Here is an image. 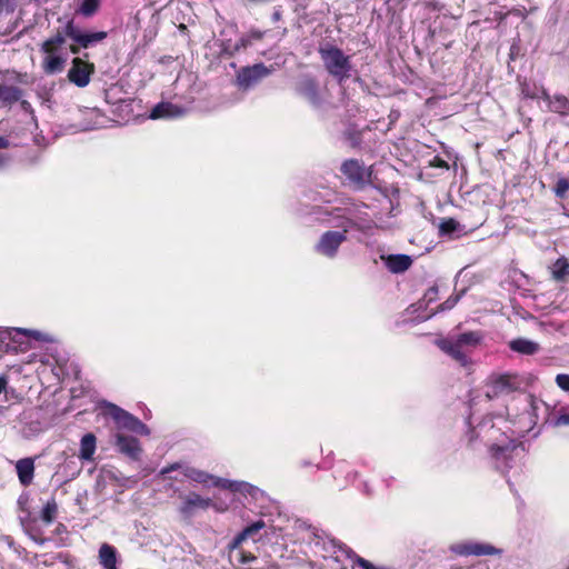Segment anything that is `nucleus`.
Listing matches in <instances>:
<instances>
[{
  "label": "nucleus",
  "mask_w": 569,
  "mask_h": 569,
  "mask_svg": "<svg viewBox=\"0 0 569 569\" xmlns=\"http://www.w3.org/2000/svg\"><path fill=\"white\" fill-rule=\"evenodd\" d=\"M242 486V481H231L228 482V490L232 492H239Z\"/></svg>",
  "instance_id": "nucleus-47"
},
{
  "label": "nucleus",
  "mask_w": 569,
  "mask_h": 569,
  "mask_svg": "<svg viewBox=\"0 0 569 569\" xmlns=\"http://www.w3.org/2000/svg\"><path fill=\"white\" fill-rule=\"evenodd\" d=\"M259 489L251 483L242 481V486L239 492L254 497Z\"/></svg>",
  "instance_id": "nucleus-42"
},
{
  "label": "nucleus",
  "mask_w": 569,
  "mask_h": 569,
  "mask_svg": "<svg viewBox=\"0 0 569 569\" xmlns=\"http://www.w3.org/2000/svg\"><path fill=\"white\" fill-rule=\"evenodd\" d=\"M79 44L78 46H70V51L73 53V54H78L80 52V49H79Z\"/></svg>",
  "instance_id": "nucleus-54"
},
{
  "label": "nucleus",
  "mask_w": 569,
  "mask_h": 569,
  "mask_svg": "<svg viewBox=\"0 0 569 569\" xmlns=\"http://www.w3.org/2000/svg\"><path fill=\"white\" fill-rule=\"evenodd\" d=\"M116 446L121 453L129 458L133 460H138L140 458L142 449L137 438L119 433L116 436Z\"/></svg>",
  "instance_id": "nucleus-15"
},
{
  "label": "nucleus",
  "mask_w": 569,
  "mask_h": 569,
  "mask_svg": "<svg viewBox=\"0 0 569 569\" xmlns=\"http://www.w3.org/2000/svg\"><path fill=\"white\" fill-rule=\"evenodd\" d=\"M508 347L513 352L523 356H532L540 351V345L527 338L512 339L508 342Z\"/></svg>",
  "instance_id": "nucleus-18"
},
{
  "label": "nucleus",
  "mask_w": 569,
  "mask_h": 569,
  "mask_svg": "<svg viewBox=\"0 0 569 569\" xmlns=\"http://www.w3.org/2000/svg\"><path fill=\"white\" fill-rule=\"evenodd\" d=\"M96 451V437L93 433H87L81 438L79 458L91 460Z\"/></svg>",
  "instance_id": "nucleus-23"
},
{
  "label": "nucleus",
  "mask_w": 569,
  "mask_h": 569,
  "mask_svg": "<svg viewBox=\"0 0 569 569\" xmlns=\"http://www.w3.org/2000/svg\"><path fill=\"white\" fill-rule=\"evenodd\" d=\"M21 107L26 111H30L31 110V104L28 101H26V100L21 101Z\"/></svg>",
  "instance_id": "nucleus-52"
},
{
  "label": "nucleus",
  "mask_w": 569,
  "mask_h": 569,
  "mask_svg": "<svg viewBox=\"0 0 569 569\" xmlns=\"http://www.w3.org/2000/svg\"><path fill=\"white\" fill-rule=\"evenodd\" d=\"M22 97V90L14 86L0 84V102L12 104Z\"/></svg>",
  "instance_id": "nucleus-21"
},
{
  "label": "nucleus",
  "mask_w": 569,
  "mask_h": 569,
  "mask_svg": "<svg viewBox=\"0 0 569 569\" xmlns=\"http://www.w3.org/2000/svg\"><path fill=\"white\" fill-rule=\"evenodd\" d=\"M480 439L488 448L495 468L506 475L513 468H519L525 448L510 439L500 428H497L491 417L483 418L470 431L469 441Z\"/></svg>",
  "instance_id": "nucleus-1"
},
{
  "label": "nucleus",
  "mask_w": 569,
  "mask_h": 569,
  "mask_svg": "<svg viewBox=\"0 0 569 569\" xmlns=\"http://www.w3.org/2000/svg\"><path fill=\"white\" fill-rule=\"evenodd\" d=\"M213 486L216 487H220V488H223V489H228V482H230V480L228 479H222V478H213Z\"/></svg>",
  "instance_id": "nucleus-48"
},
{
  "label": "nucleus",
  "mask_w": 569,
  "mask_h": 569,
  "mask_svg": "<svg viewBox=\"0 0 569 569\" xmlns=\"http://www.w3.org/2000/svg\"><path fill=\"white\" fill-rule=\"evenodd\" d=\"M86 113L90 117V118H93V117H98V110H88L86 111Z\"/></svg>",
  "instance_id": "nucleus-56"
},
{
  "label": "nucleus",
  "mask_w": 569,
  "mask_h": 569,
  "mask_svg": "<svg viewBox=\"0 0 569 569\" xmlns=\"http://www.w3.org/2000/svg\"><path fill=\"white\" fill-rule=\"evenodd\" d=\"M295 92L318 110L323 109L329 101L328 90L321 88L318 79L309 73L298 77L295 83Z\"/></svg>",
  "instance_id": "nucleus-4"
},
{
  "label": "nucleus",
  "mask_w": 569,
  "mask_h": 569,
  "mask_svg": "<svg viewBox=\"0 0 569 569\" xmlns=\"http://www.w3.org/2000/svg\"><path fill=\"white\" fill-rule=\"evenodd\" d=\"M517 377L510 373L491 376L486 386V397L490 400L509 395L518 389Z\"/></svg>",
  "instance_id": "nucleus-7"
},
{
  "label": "nucleus",
  "mask_w": 569,
  "mask_h": 569,
  "mask_svg": "<svg viewBox=\"0 0 569 569\" xmlns=\"http://www.w3.org/2000/svg\"><path fill=\"white\" fill-rule=\"evenodd\" d=\"M318 53L322 61L325 70L339 84H342L351 77L352 62L351 57L332 43H323L318 48Z\"/></svg>",
  "instance_id": "nucleus-2"
},
{
  "label": "nucleus",
  "mask_w": 569,
  "mask_h": 569,
  "mask_svg": "<svg viewBox=\"0 0 569 569\" xmlns=\"http://www.w3.org/2000/svg\"><path fill=\"white\" fill-rule=\"evenodd\" d=\"M0 545L7 546L9 549H12L16 553H20L19 546L16 545L13 538L8 535L0 536Z\"/></svg>",
  "instance_id": "nucleus-37"
},
{
  "label": "nucleus",
  "mask_w": 569,
  "mask_h": 569,
  "mask_svg": "<svg viewBox=\"0 0 569 569\" xmlns=\"http://www.w3.org/2000/svg\"><path fill=\"white\" fill-rule=\"evenodd\" d=\"M567 569H569V567Z\"/></svg>",
  "instance_id": "nucleus-59"
},
{
  "label": "nucleus",
  "mask_w": 569,
  "mask_h": 569,
  "mask_svg": "<svg viewBox=\"0 0 569 569\" xmlns=\"http://www.w3.org/2000/svg\"><path fill=\"white\" fill-rule=\"evenodd\" d=\"M355 563H357L361 569H392V568L385 567V566H380V567L375 566L369 560L361 558L359 556H356Z\"/></svg>",
  "instance_id": "nucleus-36"
},
{
  "label": "nucleus",
  "mask_w": 569,
  "mask_h": 569,
  "mask_svg": "<svg viewBox=\"0 0 569 569\" xmlns=\"http://www.w3.org/2000/svg\"><path fill=\"white\" fill-rule=\"evenodd\" d=\"M58 32H60V30H58ZM61 33L64 39L66 37H68L76 41L79 33H81V30L77 26H74L73 20H69L64 26L63 30L61 31Z\"/></svg>",
  "instance_id": "nucleus-31"
},
{
  "label": "nucleus",
  "mask_w": 569,
  "mask_h": 569,
  "mask_svg": "<svg viewBox=\"0 0 569 569\" xmlns=\"http://www.w3.org/2000/svg\"><path fill=\"white\" fill-rule=\"evenodd\" d=\"M386 267L392 273H401L408 270L412 264V258L408 254H389L381 256Z\"/></svg>",
  "instance_id": "nucleus-16"
},
{
  "label": "nucleus",
  "mask_w": 569,
  "mask_h": 569,
  "mask_svg": "<svg viewBox=\"0 0 569 569\" xmlns=\"http://www.w3.org/2000/svg\"><path fill=\"white\" fill-rule=\"evenodd\" d=\"M551 425L553 427L569 426V413L562 412L552 419Z\"/></svg>",
  "instance_id": "nucleus-40"
},
{
  "label": "nucleus",
  "mask_w": 569,
  "mask_h": 569,
  "mask_svg": "<svg viewBox=\"0 0 569 569\" xmlns=\"http://www.w3.org/2000/svg\"><path fill=\"white\" fill-rule=\"evenodd\" d=\"M247 539V537L243 535V532H239L233 540L229 543V549L232 552H237L238 550H241L239 547L240 545Z\"/></svg>",
  "instance_id": "nucleus-39"
},
{
  "label": "nucleus",
  "mask_w": 569,
  "mask_h": 569,
  "mask_svg": "<svg viewBox=\"0 0 569 569\" xmlns=\"http://www.w3.org/2000/svg\"><path fill=\"white\" fill-rule=\"evenodd\" d=\"M63 43L62 33L57 32L41 44V51L47 54L42 63L43 71L47 74H54L63 70L66 58L58 54V50Z\"/></svg>",
  "instance_id": "nucleus-5"
},
{
  "label": "nucleus",
  "mask_w": 569,
  "mask_h": 569,
  "mask_svg": "<svg viewBox=\"0 0 569 569\" xmlns=\"http://www.w3.org/2000/svg\"><path fill=\"white\" fill-rule=\"evenodd\" d=\"M99 6L100 0H83L79 11L86 17H91L98 11Z\"/></svg>",
  "instance_id": "nucleus-28"
},
{
  "label": "nucleus",
  "mask_w": 569,
  "mask_h": 569,
  "mask_svg": "<svg viewBox=\"0 0 569 569\" xmlns=\"http://www.w3.org/2000/svg\"><path fill=\"white\" fill-rule=\"evenodd\" d=\"M184 114V109L171 102H159L150 112L151 119H171Z\"/></svg>",
  "instance_id": "nucleus-17"
},
{
  "label": "nucleus",
  "mask_w": 569,
  "mask_h": 569,
  "mask_svg": "<svg viewBox=\"0 0 569 569\" xmlns=\"http://www.w3.org/2000/svg\"><path fill=\"white\" fill-rule=\"evenodd\" d=\"M463 293H465V290H462L459 293L451 295L446 301L440 303L431 315L425 317L423 320L430 319L432 316H435L438 312L451 310L459 302V300L461 299Z\"/></svg>",
  "instance_id": "nucleus-26"
},
{
  "label": "nucleus",
  "mask_w": 569,
  "mask_h": 569,
  "mask_svg": "<svg viewBox=\"0 0 569 569\" xmlns=\"http://www.w3.org/2000/svg\"><path fill=\"white\" fill-rule=\"evenodd\" d=\"M458 228H459V223L452 218L445 219L439 224V231H440V234H442V236H447V234L449 236V234L453 233L455 231H457Z\"/></svg>",
  "instance_id": "nucleus-29"
},
{
  "label": "nucleus",
  "mask_w": 569,
  "mask_h": 569,
  "mask_svg": "<svg viewBox=\"0 0 569 569\" xmlns=\"http://www.w3.org/2000/svg\"><path fill=\"white\" fill-rule=\"evenodd\" d=\"M109 408L111 417L120 428L127 429L141 436H148L150 433L149 428L136 416L116 405H109Z\"/></svg>",
  "instance_id": "nucleus-9"
},
{
  "label": "nucleus",
  "mask_w": 569,
  "mask_h": 569,
  "mask_svg": "<svg viewBox=\"0 0 569 569\" xmlns=\"http://www.w3.org/2000/svg\"><path fill=\"white\" fill-rule=\"evenodd\" d=\"M347 240V229L342 231H326L315 246V251L327 258H335L339 247Z\"/></svg>",
  "instance_id": "nucleus-8"
},
{
  "label": "nucleus",
  "mask_w": 569,
  "mask_h": 569,
  "mask_svg": "<svg viewBox=\"0 0 569 569\" xmlns=\"http://www.w3.org/2000/svg\"><path fill=\"white\" fill-rule=\"evenodd\" d=\"M341 172L349 183L357 189H362L371 183V167H366L362 161L357 159L346 160L341 164Z\"/></svg>",
  "instance_id": "nucleus-6"
},
{
  "label": "nucleus",
  "mask_w": 569,
  "mask_h": 569,
  "mask_svg": "<svg viewBox=\"0 0 569 569\" xmlns=\"http://www.w3.org/2000/svg\"><path fill=\"white\" fill-rule=\"evenodd\" d=\"M177 468H178V465H172V466H170L168 468H164L161 472L162 473H168V472H170L172 470H176Z\"/></svg>",
  "instance_id": "nucleus-53"
},
{
  "label": "nucleus",
  "mask_w": 569,
  "mask_h": 569,
  "mask_svg": "<svg viewBox=\"0 0 569 569\" xmlns=\"http://www.w3.org/2000/svg\"><path fill=\"white\" fill-rule=\"evenodd\" d=\"M251 43L249 37H242L234 46V51H239L240 49H246Z\"/></svg>",
  "instance_id": "nucleus-45"
},
{
  "label": "nucleus",
  "mask_w": 569,
  "mask_h": 569,
  "mask_svg": "<svg viewBox=\"0 0 569 569\" xmlns=\"http://www.w3.org/2000/svg\"><path fill=\"white\" fill-rule=\"evenodd\" d=\"M438 347L458 361L461 366L469 363L468 350H466L455 337L441 339L437 342Z\"/></svg>",
  "instance_id": "nucleus-13"
},
{
  "label": "nucleus",
  "mask_w": 569,
  "mask_h": 569,
  "mask_svg": "<svg viewBox=\"0 0 569 569\" xmlns=\"http://www.w3.org/2000/svg\"><path fill=\"white\" fill-rule=\"evenodd\" d=\"M264 526H266L264 521L259 520V521H256L252 525L246 527L242 530V532L248 538V537H251V536L256 535L257 532H259V530H261Z\"/></svg>",
  "instance_id": "nucleus-35"
},
{
  "label": "nucleus",
  "mask_w": 569,
  "mask_h": 569,
  "mask_svg": "<svg viewBox=\"0 0 569 569\" xmlns=\"http://www.w3.org/2000/svg\"><path fill=\"white\" fill-rule=\"evenodd\" d=\"M553 191L558 198H563L569 191V180L566 178H559L556 182Z\"/></svg>",
  "instance_id": "nucleus-32"
},
{
  "label": "nucleus",
  "mask_w": 569,
  "mask_h": 569,
  "mask_svg": "<svg viewBox=\"0 0 569 569\" xmlns=\"http://www.w3.org/2000/svg\"><path fill=\"white\" fill-rule=\"evenodd\" d=\"M552 278L556 281H566L569 277V261L567 258H558L551 267Z\"/></svg>",
  "instance_id": "nucleus-24"
},
{
  "label": "nucleus",
  "mask_w": 569,
  "mask_h": 569,
  "mask_svg": "<svg viewBox=\"0 0 569 569\" xmlns=\"http://www.w3.org/2000/svg\"><path fill=\"white\" fill-rule=\"evenodd\" d=\"M99 562L103 569H118L117 549L109 543H102L99 548Z\"/></svg>",
  "instance_id": "nucleus-20"
},
{
  "label": "nucleus",
  "mask_w": 569,
  "mask_h": 569,
  "mask_svg": "<svg viewBox=\"0 0 569 569\" xmlns=\"http://www.w3.org/2000/svg\"><path fill=\"white\" fill-rule=\"evenodd\" d=\"M272 72V68L263 63H256L250 67H243L237 74L238 86L242 89H249Z\"/></svg>",
  "instance_id": "nucleus-10"
},
{
  "label": "nucleus",
  "mask_w": 569,
  "mask_h": 569,
  "mask_svg": "<svg viewBox=\"0 0 569 569\" xmlns=\"http://www.w3.org/2000/svg\"><path fill=\"white\" fill-rule=\"evenodd\" d=\"M233 557H236L237 561L241 565H248V563H251L252 561H254L257 558L256 556H253L252 553L250 552H247L244 550H238L234 555H232Z\"/></svg>",
  "instance_id": "nucleus-34"
},
{
  "label": "nucleus",
  "mask_w": 569,
  "mask_h": 569,
  "mask_svg": "<svg viewBox=\"0 0 569 569\" xmlns=\"http://www.w3.org/2000/svg\"><path fill=\"white\" fill-rule=\"evenodd\" d=\"M30 536H31V538H32L36 542H38V543H40V545H43V543H44V539H38L36 536H33V535H31V533H30Z\"/></svg>",
  "instance_id": "nucleus-57"
},
{
  "label": "nucleus",
  "mask_w": 569,
  "mask_h": 569,
  "mask_svg": "<svg viewBox=\"0 0 569 569\" xmlns=\"http://www.w3.org/2000/svg\"><path fill=\"white\" fill-rule=\"evenodd\" d=\"M17 331L19 333H23L26 336H32L37 340H44L41 332H39V331H32V330H28V329H17Z\"/></svg>",
  "instance_id": "nucleus-46"
},
{
  "label": "nucleus",
  "mask_w": 569,
  "mask_h": 569,
  "mask_svg": "<svg viewBox=\"0 0 569 569\" xmlns=\"http://www.w3.org/2000/svg\"><path fill=\"white\" fill-rule=\"evenodd\" d=\"M248 37L250 40L251 39L260 40L263 37V32H261L259 30H254V31H251Z\"/></svg>",
  "instance_id": "nucleus-49"
},
{
  "label": "nucleus",
  "mask_w": 569,
  "mask_h": 569,
  "mask_svg": "<svg viewBox=\"0 0 569 569\" xmlns=\"http://www.w3.org/2000/svg\"><path fill=\"white\" fill-rule=\"evenodd\" d=\"M455 338L466 350L470 351L481 342L483 336L479 331H468L460 333Z\"/></svg>",
  "instance_id": "nucleus-22"
},
{
  "label": "nucleus",
  "mask_w": 569,
  "mask_h": 569,
  "mask_svg": "<svg viewBox=\"0 0 569 569\" xmlns=\"http://www.w3.org/2000/svg\"><path fill=\"white\" fill-rule=\"evenodd\" d=\"M93 70V64L84 62L80 58H74L72 67L68 71V79L76 86L83 88L89 83Z\"/></svg>",
  "instance_id": "nucleus-11"
},
{
  "label": "nucleus",
  "mask_w": 569,
  "mask_h": 569,
  "mask_svg": "<svg viewBox=\"0 0 569 569\" xmlns=\"http://www.w3.org/2000/svg\"><path fill=\"white\" fill-rule=\"evenodd\" d=\"M452 550L460 556H493L501 553L500 549L483 542L459 543L452 547Z\"/></svg>",
  "instance_id": "nucleus-12"
},
{
  "label": "nucleus",
  "mask_w": 569,
  "mask_h": 569,
  "mask_svg": "<svg viewBox=\"0 0 569 569\" xmlns=\"http://www.w3.org/2000/svg\"><path fill=\"white\" fill-rule=\"evenodd\" d=\"M189 478H191L193 481L200 482V483H207L209 480H212L213 477L204 471L201 470H191L188 475Z\"/></svg>",
  "instance_id": "nucleus-33"
},
{
  "label": "nucleus",
  "mask_w": 569,
  "mask_h": 569,
  "mask_svg": "<svg viewBox=\"0 0 569 569\" xmlns=\"http://www.w3.org/2000/svg\"><path fill=\"white\" fill-rule=\"evenodd\" d=\"M4 80L9 82H23L22 74L16 72V71H9L7 70L4 73Z\"/></svg>",
  "instance_id": "nucleus-41"
},
{
  "label": "nucleus",
  "mask_w": 569,
  "mask_h": 569,
  "mask_svg": "<svg viewBox=\"0 0 569 569\" xmlns=\"http://www.w3.org/2000/svg\"><path fill=\"white\" fill-rule=\"evenodd\" d=\"M107 38V32L104 31H98V32H91V33H79V36L76 39V43H78L82 48H89L93 43L100 42Z\"/></svg>",
  "instance_id": "nucleus-25"
},
{
  "label": "nucleus",
  "mask_w": 569,
  "mask_h": 569,
  "mask_svg": "<svg viewBox=\"0 0 569 569\" xmlns=\"http://www.w3.org/2000/svg\"><path fill=\"white\" fill-rule=\"evenodd\" d=\"M556 383L561 390L569 392V375L568 373L557 375Z\"/></svg>",
  "instance_id": "nucleus-38"
},
{
  "label": "nucleus",
  "mask_w": 569,
  "mask_h": 569,
  "mask_svg": "<svg viewBox=\"0 0 569 569\" xmlns=\"http://www.w3.org/2000/svg\"><path fill=\"white\" fill-rule=\"evenodd\" d=\"M9 147V140L4 137H0V149H4ZM8 162V158L6 156L0 154V168H2Z\"/></svg>",
  "instance_id": "nucleus-43"
},
{
  "label": "nucleus",
  "mask_w": 569,
  "mask_h": 569,
  "mask_svg": "<svg viewBox=\"0 0 569 569\" xmlns=\"http://www.w3.org/2000/svg\"><path fill=\"white\" fill-rule=\"evenodd\" d=\"M520 91L525 98L542 99L547 103L548 111L559 114L569 126V98L567 96L561 93L551 96L543 87L538 88L527 81L520 82Z\"/></svg>",
  "instance_id": "nucleus-3"
},
{
  "label": "nucleus",
  "mask_w": 569,
  "mask_h": 569,
  "mask_svg": "<svg viewBox=\"0 0 569 569\" xmlns=\"http://www.w3.org/2000/svg\"><path fill=\"white\" fill-rule=\"evenodd\" d=\"M438 288L436 286L429 288L425 295V299H427L428 303L432 302L437 299Z\"/></svg>",
  "instance_id": "nucleus-44"
},
{
  "label": "nucleus",
  "mask_w": 569,
  "mask_h": 569,
  "mask_svg": "<svg viewBox=\"0 0 569 569\" xmlns=\"http://www.w3.org/2000/svg\"><path fill=\"white\" fill-rule=\"evenodd\" d=\"M16 471L22 486H29L34 476V459L23 458L17 461Z\"/></svg>",
  "instance_id": "nucleus-19"
},
{
  "label": "nucleus",
  "mask_w": 569,
  "mask_h": 569,
  "mask_svg": "<svg viewBox=\"0 0 569 569\" xmlns=\"http://www.w3.org/2000/svg\"><path fill=\"white\" fill-rule=\"evenodd\" d=\"M365 489H366V493H370L367 485H365Z\"/></svg>",
  "instance_id": "nucleus-58"
},
{
  "label": "nucleus",
  "mask_w": 569,
  "mask_h": 569,
  "mask_svg": "<svg viewBox=\"0 0 569 569\" xmlns=\"http://www.w3.org/2000/svg\"><path fill=\"white\" fill-rule=\"evenodd\" d=\"M8 385V378L6 376H0V395L6 390Z\"/></svg>",
  "instance_id": "nucleus-50"
},
{
  "label": "nucleus",
  "mask_w": 569,
  "mask_h": 569,
  "mask_svg": "<svg viewBox=\"0 0 569 569\" xmlns=\"http://www.w3.org/2000/svg\"><path fill=\"white\" fill-rule=\"evenodd\" d=\"M17 9V0H0V19L12 14Z\"/></svg>",
  "instance_id": "nucleus-30"
},
{
  "label": "nucleus",
  "mask_w": 569,
  "mask_h": 569,
  "mask_svg": "<svg viewBox=\"0 0 569 569\" xmlns=\"http://www.w3.org/2000/svg\"><path fill=\"white\" fill-rule=\"evenodd\" d=\"M280 19H281V13H280V11H274V12L272 13V20H273V21H279Z\"/></svg>",
  "instance_id": "nucleus-55"
},
{
  "label": "nucleus",
  "mask_w": 569,
  "mask_h": 569,
  "mask_svg": "<svg viewBox=\"0 0 569 569\" xmlns=\"http://www.w3.org/2000/svg\"><path fill=\"white\" fill-rule=\"evenodd\" d=\"M212 505L210 498H202L198 493H189L183 498V502L179 508L181 515L189 518L194 515L197 509H208Z\"/></svg>",
  "instance_id": "nucleus-14"
},
{
  "label": "nucleus",
  "mask_w": 569,
  "mask_h": 569,
  "mask_svg": "<svg viewBox=\"0 0 569 569\" xmlns=\"http://www.w3.org/2000/svg\"><path fill=\"white\" fill-rule=\"evenodd\" d=\"M98 122H93V123H88V124H82L81 126V129L82 130H91V129H94L97 127Z\"/></svg>",
  "instance_id": "nucleus-51"
},
{
  "label": "nucleus",
  "mask_w": 569,
  "mask_h": 569,
  "mask_svg": "<svg viewBox=\"0 0 569 569\" xmlns=\"http://www.w3.org/2000/svg\"><path fill=\"white\" fill-rule=\"evenodd\" d=\"M58 512V503L54 498H51L47 501V503L43 506L41 511V519L47 523L53 522V520L57 517Z\"/></svg>",
  "instance_id": "nucleus-27"
}]
</instances>
